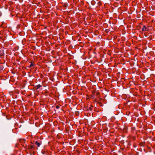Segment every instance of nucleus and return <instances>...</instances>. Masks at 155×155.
I'll use <instances>...</instances> for the list:
<instances>
[{
	"label": "nucleus",
	"instance_id": "nucleus-11",
	"mask_svg": "<svg viewBox=\"0 0 155 155\" xmlns=\"http://www.w3.org/2000/svg\"><path fill=\"white\" fill-rule=\"evenodd\" d=\"M132 139L133 140H136V137H135V136H134V137H132Z\"/></svg>",
	"mask_w": 155,
	"mask_h": 155
},
{
	"label": "nucleus",
	"instance_id": "nucleus-7",
	"mask_svg": "<svg viewBox=\"0 0 155 155\" xmlns=\"http://www.w3.org/2000/svg\"><path fill=\"white\" fill-rule=\"evenodd\" d=\"M93 108L91 107H88L87 108V111H92V110Z\"/></svg>",
	"mask_w": 155,
	"mask_h": 155
},
{
	"label": "nucleus",
	"instance_id": "nucleus-3",
	"mask_svg": "<svg viewBox=\"0 0 155 155\" xmlns=\"http://www.w3.org/2000/svg\"><path fill=\"white\" fill-rule=\"evenodd\" d=\"M35 143L36 144L38 147H39L40 146V145L41 144V142L40 141L38 142V141H36L35 142Z\"/></svg>",
	"mask_w": 155,
	"mask_h": 155
},
{
	"label": "nucleus",
	"instance_id": "nucleus-1",
	"mask_svg": "<svg viewBox=\"0 0 155 155\" xmlns=\"http://www.w3.org/2000/svg\"><path fill=\"white\" fill-rule=\"evenodd\" d=\"M28 148L31 151H32L34 149V147L32 145H28Z\"/></svg>",
	"mask_w": 155,
	"mask_h": 155
},
{
	"label": "nucleus",
	"instance_id": "nucleus-9",
	"mask_svg": "<svg viewBox=\"0 0 155 155\" xmlns=\"http://www.w3.org/2000/svg\"><path fill=\"white\" fill-rule=\"evenodd\" d=\"M91 3L92 5H95L96 2L94 1L93 0V1H91Z\"/></svg>",
	"mask_w": 155,
	"mask_h": 155
},
{
	"label": "nucleus",
	"instance_id": "nucleus-12",
	"mask_svg": "<svg viewBox=\"0 0 155 155\" xmlns=\"http://www.w3.org/2000/svg\"><path fill=\"white\" fill-rule=\"evenodd\" d=\"M55 107L56 109H58L60 108V106L59 105H56Z\"/></svg>",
	"mask_w": 155,
	"mask_h": 155
},
{
	"label": "nucleus",
	"instance_id": "nucleus-10",
	"mask_svg": "<svg viewBox=\"0 0 155 155\" xmlns=\"http://www.w3.org/2000/svg\"><path fill=\"white\" fill-rule=\"evenodd\" d=\"M34 66V65L32 63V62H31V64H30V65L28 67V68H31L32 67H33Z\"/></svg>",
	"mask_w": 155,
	"mask_h": 155
},
{
	"label": "nucleus",
	"instance_id": "nucleus-4",
	"mask_svg": "<svg viewBox=\"0 0 155 155\" xmlns=\"http://www.w3.org/2000/svg\"><path fill=\"white\" fill-rule=\"evenodd\" d=\"M139 145L141 147H144L145 145V142H142L139 143Z\"/></svg>",
	"mask_w": 155,
	"mask_h": 155
},
{
	"label": "nucleus",
	"instance_id": "nucleus-2",
	"mask_svg": "<svg viewBox=\"0 0 155 155\" xmlns=\"http://www.w3.org/2000/svg\"><path fill=\"white\" fill-rule=\"evenodd\" d=\"M20 142L21 143V145L24 147V145L23 144V143H25L26 142V140L25 139H20Z\"/></svg>",
	"mask_w": 155,
	"mask_h": 155
},
{
	"label": "nucleus",
	"instance_id": "nucleus-16",
	"mask_svg": "<svg viewBox=\"0 0 155 155\" xmlns=\"http://www.w3.org/2000/svg\"><path fill=\"white\" fill-rule=\"evenodd\" d=\"M97 94H99V93L98 92L97 93Z\"/></svg>",
	"mask_w": 155,
	"mask_h": 155
},
{
	"label": "nucleus",
	"instance_id": "nucleus-14",
	"mask_svg": "<svg viewBox=\"0 0 155 155\" xmlns=\"http://www.w3.org/2000/svg\"><path fill=\"white\" fill-rule=\"evenodd\" d=\"M137 93H136V94H135V95H137Z\"/></svg>",
	"mask_w": 155,
	"mask_h": 155
},
{
	"label": "nucleus",
	"instance_id": "nucleus-8",
	"mask_svg": "<svg viewBox=\"0 0 155 155\" xmlns=\"http://www.w3.org/2000/svg\"><path fill=\"white\" fill-rule=\"evenodd\" d=\"M4 68V67L3 65H0V71L3 70Z\"/></svg>",
	"mask_w": 155,
	"mask_h": 155
},
{
	"label": "nucleus",
	"instance_id": "nucleus-5",
	"mask_svg": "<svg viewBox=\"0 0 155 155\" xmlns=\"http://www.w3.org/2000/svg\"><path fill=\"white\" fill-rule=\"evenodd\" d=\"M142 31H147V28L145 26H143V28H142Z\"/></svg>",
	"mask_w": 155,
	"mask_h": 155
},
{
	"label": "nucleus",
	"instance_id": "nucleus-15",
	"mask_svg": "<svg viewBox=\"0 0 155 155\" xmlns=\"http://www.w3.org/2000/svg\"><path fill=\"white\" fill-rule=\"evenodd\" d=\"M137 93H136V94H135V95H137Z\"/></svg>",
	"mask_w": 155,
	"mask_h": 155
},
{
	"label": "nucleus",
	"instance_id": "nucleus-13",
	"mask_svg": "<svg viewBox=\"0 0 155 155\" xmlns=\"http://www.w3.org/2000/svg\"><path fill=\"white\" fill-rule=\"evenodd\" d=\"M25 147V149H26V148H27V145H26V146H25V147Z\"/></svg>",
	"mask_w": 155,
	"mask_h": 155
},
{
	"label": "nucleus",
	"instance_id": "nucleus-17",
	"mask_svg": "<svg viewBox=\"0 0 155 155\" xmlns=\"http://www.w3.org/2000/svg\"><path fill=\"white\" fill-rule=\"evenodd\" d=\"M1 38V37H0V39Z\"/></svg>",
	"mask_w": 155,
	"mask_h": 155
},
{
	"label": "nucleus",
	"instance_id": "nucleus-6",
	"mask_svg": "<svg viewBox=\"0 0 155 155\" xmlns=\"http://www.w3.org/2000/svg\"><path fill=\"white\" fill-rule=\"evenodd\" d=\"M42 87V85L40 84H38L35 87L36 88V90H37L38 89L40 88V87Z\"/></svg>",
	"mask_w": 155,
	"mask_h": 155
}]
</instances>
